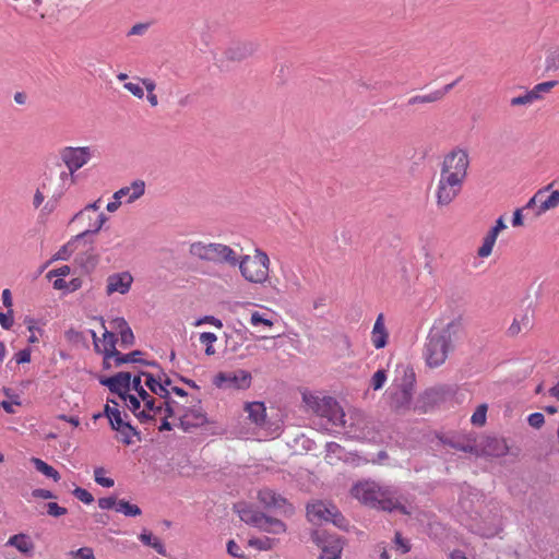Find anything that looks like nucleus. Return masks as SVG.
<instances>
[{
    "label": "nucleus",
    "instance_id": "obj_1",
    "mask_svg": "<svg viewBox=\"0 0 559 559\" xmlns=\"http://www.w3.org/2000/svg\"><path fill=\"white\" fill-rule=\"evenodd\" d=\"M461 332L459 320H451L442 326H433L427 337L424 356L429 367L443 365L454 349Z\"/></svg>",
    "mask_w": 559,
    "mask_h": 559
},
{
    "label": "nucleus",
    "instance_id": "obj_2",
    "mask_svg": "<svg viewBox=\"0 0 559 559\" xmlns=\"http://www.w3.org/2000/svg\"><path fill=\"white\" fill-rule=\"evenodd\" d=\"M302 403L308 412L326 418L335 429H343L349 438L360 437L357 430H353L354 423L347 425L345 413L333 397L305 391Z\"/></svg>",
    "mask_w": 559,
    "mask_h": 559
},
{
    "label": "nucleus",
    "instance_id": "obj_3",
    "mask_svg": "<svg viewBox=\"0 0 559 559\" xmlns=\"http://www.w3.org/2000/svg\"><path fill=\"white\" fill-rule=\"evenodd\" d=\"M352 495L364 504L379 508L384 511H400L409 514L411 511L399 500L393 498L392 490L388 486L370 479L361 480L352 488Z\"/></svg>",
    "mask_w": 559,
    "mask_h": 559
},
{
    "label": "nucleus",
    "instance_id": "obj_4",
    "mask_svg": "<svg viewBox=\"0 0 559 559\" xmlns=\"http://www.w3.org/2000/svg\"><path fill=\"white\" fill-rule=\"evenodd\" d=\"M144 377L141 374L131 377L130 392L124 397V405L142 423L154 419L162 412V406L156 405L155 399L144 389Z\"/></svg>",
    "mask_w": 559,
    "mask_h": 559
},
{
    "label": "nucleus",
    "instance_id": "obj_5",
    "mask_svg": "<svg viewBox=\"0 0 559 559\" xmlns=\"http://www.w3.org/2000/svg\"><path fill=\"white\" fill-rule=\"evenodd\" d=\"M270 258L261 249L255 248L252 255H237V265L241 276L252 284H264L269 280Z\"/></svg>",
    "mask_w": 559,
    "mask_h": 559
},
{
    "label": "nucleus",
    "instance_id": "obj_6",
    "mask_svg": "<svg viewBox=\"0 0 559 559\" xmlns=\"http://www.w3.org/2000/svg\"><path fill=\"white\" fill-rule=\"evenodd\" d=\"M189 252L202 261L229 266L237 265V253L229 246L221 242L195 241L190 245Z\"/></svg>",
    "mask_w": 559,
    "mask_h": 559
},
{
    "label": "nucleus",
    "instance_id": "obj_7",
    "mask_svg": "<svg viewBox=\"0 0 559 559\" xmlns=\"http://www.w3.org/2000/svg\"><path fill=\"white\" fill-rule=\"evenodd\" d=\"M397 376L392 385V403L395 407L402 408L409 405L413 397V386L415 383L414 370L406 365H399Z\"/></svg>",
    "mask_w": 559,
    "mask_h": 559
},
{
    "label": "nucleus",
    "instance_id": "obj_8",
    "mask_svg": "<svg viewBox=\"0 0 559 559\" xmlns=\"http://www.w3.org/2000/svg\"><path fill=\"white\" fill-rule=\"evenodd\" d=\"M307 516L313 524L331 522L336 526H342L344 519L340 515L337 508L329 502L314 501L307 507Z\"/></svg>",
    "mask_w": 559,
    "mask_h": 559
},
{
    "label": "nucleus",
    "instance_id": "obj_9",
    "mask_svg": "<svg viewBox=\"0 0 559 559\" xmlns=\"http://www.w3.org/2000/svg\"><path fill=\"white\" fill-rule=\"evenodd\" d=\"M251 373L247 370L237 369L233 371L218 372L213 383L221 390H246L251 385Z\"/></svg>",
    "mask_w": 559,
    "mask_h": 559
},
{
    "label": "nucleus",
    "instance_id": "obj_10",
    "mask_svg": "<svg viewBox=\"0 0 559 559\" xmlns=\"http://www.w3.org/2000/svg\"><path fill=\"white\" fill-rule=\"evenodd\" d=\"M312 540L321 550L318 559H341L344 542L338 536L317 531Z\"/></svg>",
    "mask_w": 559,
    "mask_h": 559
},
{
    "label": "nucleus",
    "instance_id": "obj_11",
    "mask_svg": "<svg viewBox=\"0 0 559 559\" xmlns=\"http://www.w3.org/2000/svg\"><path fill=\"white\" fill-rule=\"evenodd\" d=\"M107 219L105 214H92L86 209H82L73 216L71 223L81 229L78 238H84L90 234H97Z\"/></svg>",
    "mask_w": 559,
    "mask_h": 559
},
{
    "label": "nucleus",
    "instance_id": "obj_12",
    "mask_svg": "<svg viewBox=\"0 0 559 559\" xmlns=\"http://www.w3.org/2000/svg\"><path fill=\"white\" fill-rule=\"evenodd\" d=\"M468 165L469 159L467 152L462 148H455L444 157L441 174L455 176L465 180Z\"/></svg>",
    "mask_w": 559,
    "mask_h": 559
},
{
    "label": "nucleus",
    "instance_id": "obj_13",
    "mask_svg": "<svg viewBox=\"0 0 559 559\" xmlns=\"http://www.w3.org/2000/svg\"><path fill=\"white\" fill-rule=\"evenodd\" d=\"M464 179L440 173L437 186V201L441 206L449 205L460 193Z\"/></svg>",
    "mask_w": 559,
    "mask_h": 559
},
{
    "label": "nucleus",
    "instance_id": "obj_14",
    "mask_svg": "<svg viewBox=\"0 0 559 559\" xmlns=\"http://www.w3.org/2000/svg\"><path fill=\"white\" fill-rule=\"evenodd\" d=\"M559 206V191L552 190L551 185L539 189L526 203L524 209L536 207V214L542 215Z\"/></svg>",
    "mask_w": 559,
    "mask_h": 559
},
{
    "label": "nucleus",
    "instance_id": "obj_15",
    "mask_svg": "<svg viewBox=\"0 0 559 559\" xmlns=\"http://www.w3.org/2000/svg\"><path fill=\"white\" fill-rule=\"evenodd\" d=\"M100 324L104 329L103 336L98 337L97 333L93 330L90 331L93 338L95 350L104 356V361L110 364V360L117 355L116 343L117 338L115 333L108 331L105 326V322L100 320Z\"/></svg>",
    "mask_w": 559,
    "mask_h": 559
},
{
    "label": "nucleus",
    "instance_id": "obj_16",
    "mask_svg": "<svg viewBox=\"0 0 559 559\" xmlns=\"http://www.w3.org/2000/svg\"><path fill=\"white\" fill-rule=\"evenodd\" d=\"M93 152L88 146H69L62 150L61 159L71 173H75L91 160Z\"/></svg>",
    "mask_w": 559,
    "mask_h": 559
},
{
    "label": "nucleus",
    "instance_id": "obj_17",
    "mask_svg": "<svg viewBox=\"0 0 559 559\" xmlns=\"http://www.w3.org/2000/svg\"><path fill=\"white\" fill-rule=\"evenodd\" d=\"M133 275L129 271L116 272L106 278L105 293L107 296L127 295L133 284Z\"/></svg>",
    "mask_w": 559,
    "mask_h": 559
},
{
    "label": "nucleus",
    "instance_id": "obj_18",
    "mask_svg": "<svg viewBox=\"0 0 559 559\" xmlns=\"http://www.w3.org/2000/svg\"><path fill=\"white\" fill-rule=\"evenodd\" d=\"M102 383L108 386V389L118 396L119 401L110 400L109 402L114 403L116 406H119L120 403L124 405V397L129 395L131 384V374L129 372H119L107 378Z\"/></svg>",
    "mask_w": 559,
    "mask_h": 559
},
{
    "label": "nucleus",
    "instance_id": "obj_19",
    "mask_svg": "<svg viewBox=\"0 0 559 559\" xmlns=\"http://www.w3.org/2000/svg\"><path fill=\"white\" fill-rule=\"evenodd\" d=\"M259 501L267 509H273L283 513H289L292 508L285 498L272 489H261L258 495Z\"/></svg>",
    "mask_w": 559,
    "mask_h": 559
},
{
    "label": "nucleus",
    "instance_id": "obj_20",
    "mask_svg": "<svg viewBox=\"0 0 559 559\" xmlns=\"http://www.w3.org/2000/svg\"><path fill=\"white\" fill-rule=\"evenodd\" d=\"M145 193V182L143 180H134L131 185L117 190L112 194V199H121L124 204H131L139 200Z\"/></svg>",
    "mask_w": 559,
    "mask_h": 559
},
{
    "label": "nucleus",
    "instance_id": "obj_21",
    "mask_svg": "<svg viewBox=\"0 0 559 559\" xmlns=\"http://www.w3.org/2000/svg\"><path fill=\"white\" fill-rule=\"evenodd\" d=\"M276 314L270 309L262 308L250 312L249 323L259 331H266L273 328Z\"/></svg>",
    "mask_w": 559,
    "mask_h": 559
},
{
    "label": "nucleus",
    "instance_id": "obj_22",
    "mask_svg": "<svg viewBox=\"0 0 559 559\" xmlns=\"http://www.w3.org/2000/svg\"><path fill=\"white\" fill-rule=\"evenodd\" d=\"M144 377V384L150 391L163 399H166L170 394V380L169 379H158L154 378L151 373L142 372Z\"/></svg>",
    "mask_w": 559,
    "mask_h": 559
},
{
    "label": "nucleus",
    "instance_id": "obj_23",
    "mask_svg": "<svg viewBox=\"0 0 559 559\" xmlns=\"http://www.w3.org/2000/svg\"><path fill=\"white\" fill-rule=\"evenodd\" d=\"M24 324L29 332V336L27 338L28 343L36 344L45 336L44 328L46 325V321L44 319L26 316L24 318Z\"/></svg>",
    "mask_w": 559,
    "mask_h": 559
},
{
    "label": "nucleus",
    "instance_id": "obj_24",
    "mask_svg": "<svg viewBox=\"0 0 559 559\" xmlns=\"http://www.w3.org/2000/svg\"><path fill=\"white\" fill-rule=\"evenodd\" d=\"M7 546L14 547L19 552L25 556H33L35 550V544L29 535L20 533L12 535L8 542Z\"/></svg>",
    "mask_w": 559,
    "mask_h": 559
},
{
    "label": "nucleus",
    "instance_id": "obj_25",
    "mask_svg": "<svg viewBox=\"0 0 559 559\" xmlns=\"http://www.w3.org/2000/svg\"><path fill=\"white\" fill-rule=\"evenodd\" d=\"M388 336L389 334L385 329L384 317L380 313L377 317L371 331V343L377 349L383 348L386 345Z\"/></svg>",
    "mask_w": 559,
    "mask_h": 559
},
{
    "label": "nucleus",
    "instance_id": "obj_26",
    "mask_svg": "<svg viewBox=\"0 0 559 559\" xmlns=\"http://www.w3.org/2000/svg\"><path fill=\"white\" fill-rule=\"evenodd\" d=\"M531 326L530 311L526 309L513 318L512 323L508 328V335L511 337L518 336L522 331L528 330Z\"/></svg>",
    "mask_w": 559,
    "mask_h": 559
},
{
    "label": "nucleus",
    "instance_id": "obj_27",
    "mask_svg": "<svg viewBox=\"0 0 559 559\" xmlns=\"http://www.w3.org/2000/svg\"><path fill=\"white\" fill-rule=\"evenodd\" d=\"M245 411L248 413V418L257 427H262L265 423L266 409L261 402L247 403Z\"/></svg>",
    "mask_w": 559,
    "mask_h": 559
},
{
    "label": "nucleus",
    "instance_id": "obj_28",
    "mask_svg": "<svg viewBox=\"0 0 559 559\" xmlns=\"http://www.w3.org/2000/svg\"><path fill=\"white\" fill-rule=\"evenodd\" d=\"M237 512L241 521L259 527L261 523L265 522V515L255 511L251 507L242 506L238 507Z\"/></svg>",
    "mask_w": 559,
    "mask_h": 559
},
{
    "label": "nucleus",
    "instance_id": "obj_29",
    "mask_svg": "<svg viewBox=\"0 0 559 559\" xmlns=\"http://www.w3.org/2000/svg\"><path fill=\"white\" fill-rule=\"evenodd\" d=\"M456 82L457 81L445 85L444 88L441 91H435L428 95L414 96L409 99L408 103L411 105H415V104L437 102V100L441 99L447 93H449L453 88V86L456 84Z\"/></svg>",
    "mask_w": 559,
    "mask_h": 559
},
{
    "label": "nucleus",
    "instance_id": "obj_30",
    "mask_svg": "<svg viewBox=\"0 0 559 559\" xmlns=\"http://www.w3.org/2000/svg\"><path fill=\"white\" fill-rule=\"evenodd\" d=\"M139 539L146 546L152 547L156 550L157 554L162 556H167L166 548L162 540L157 537H155L152 532L143 530L142 533L139 535Z\"/></svg>",
    "mask_w": 559,
    "mask_h": 559
},
{
    "label": "nucleus",
    "instance_id": "obj_31",
    "mask_svg": "<svg viewBox=\"0 0 559 559\" xmlns=\"http://www.w3.org/2000/svg\"><path fill=\"white\" fill-rule=\"evenodd\" d=\"M105 414L109 419L110 426L114 430H117L123 426H127L129 423L124 421L120 411L117 406H110L109 404L105 407Z\"/></svg>",
    "mask_w": 559,
    "mask_h": 559
},
{
    "label": "nucleus",
    "instance_id": "obj_32",
    "mask_svg": "<svg viewBox=\"0 0 559 559\" xmlns=\"http://www.w3.org/2000/svg\"><path fill=\"white\" fill-rule=\"evenodd\" d=\"M31 462L34 464L37 472H39L40 474L45 475L48 478H51L53 481H59L60 474L51 465L47 464L46 462L38 457H33Z\"/></svg>",
    "mask_w": 559,
    "mask_h": 559
},
{
    "label": "nucleus",
    "instance_id": "obj_33",
    "mask_svg": "<svg viewBox=\"0 0 559 559\" xmlns=\"http://www.w3.org/2000/svg\"><path fill=\"white\" fill-rule=\"evenodd\" d=\"M497 238L492 234L487 233L483 238L481 246L477 250V255L481 259L488 258L492 253Z\"/></svg>",
    "mask_w": 559,
    "mask_h": 559
},
{
    "label": "nucleus",
    "instance_id": "obj_34",
    "mask_svg": "<svg viewBox=\"0 0 559 559\" xmlns=\"http://www.w3.org/2000/svg\"><path fill=\"white\" fill-rule=\"evenodd\" d=\"M116 511L130 518L139 516L142 513L136 504L130 503L124 499L118 500Z\"/></svg>",
    "mask_w": 559,
    "mask_h": 559
},
{
    "label": "nucleus",
    "instance_id": "obj_35",
    "mask_svg": "<svg viewBox=\"0 0 559 559\" xmlns=\"http://www.w3.org/2000/svg\"><path fill=\"white\" fill-rule=\"evenodd\" d=\"M259 528L272 534H281L285 531V525L280 520L265 516V522L261 523Z\"/></svg>",
    "mask_w": 559,
    "mask_h": 559
},
{
    "label": "nucleus",
    "instance_id": "obj_36",
    "mask_svg": "<svg viewBox=\"0 0 559 559\" xmlns=\"http://www.w3.org/2000/svg\"><path fill=\"white\" fill-rule=\"evenodd\" d=\"M73 174L74 173H71L69 169L68 171H61L60 173V176H59V179L61 181V188L57 189L53 194H52V198H55L56 200L60 199L64 191L73 183L74 179H73Z\"/></svg>",
    "mask_w": 559,
    "mask_h": 559
},
{
    "label": "nucleus",
    "instance_id": "obj_37",
    "mask_svg": "<svg viewBox=\"0 0 559 559\" xmlns=\"http://www.w3.org/2000/svg\"><path fill=\"white\" fill-rule=\"evenodd\" d=\"M557 81H547L536 84L532 90H530L535 97L536 102L543 98L544 94L549 93L556 85Z\"/></svg>",
    "mask_w": 559,
    "mask_h": 559
},
{
    "label": "nucleus",
    "instance_id": "obj_38",
    "mask_svg": "<svg viewBox=\"0 0 559 559\" xmlns=\"http://www.w3.org/2000/svg\"><path fill=\"white\" fill-rule=\"evenodd\" d=\"M199 341L205 346V354L212 356L215 354L213 344L217 341V336L211 332H203L199 336Z\"/></svg>",
    "mask_w": 559,
    "mask_h": 559
},
{
    "label": "nucleus",
    "instance_id": "obj_39",
    "mask_svg": "<svg viewBox=\"0 0 559 559\" xmlns=\"http://www.w3.org/2000/svg\"><path fill=\"white\" fill-rule=\"evenodd\" d=\"M536 102L535 97L533 96L531 91H526L523 95H519L515 97H512L510 99V105L512 107H528L532 104Z\"/></svg>",
    "mask_w": 559,
    "mask_h": 559
},
{
    "label": "nucleus",
    "instance_id": "obj_40",
    "mask_svg": "<svg viewBox=\"0 0 559 559\" xmlns=\"http://www.w3.org/2000/svg\"><path fill=\"white\" fill-rule=\"evenodd\" d=\"M94 480L102 487L110 488L115 485V480L111 477L106 476L104 467H96L94 469Z\"/></svg>",
    "mask_w": 559,
    "mask_h": 559
},
{
    "label": "nucleus",
    "instance_id": "obj_41",
    "mask_svg": "<svg viewBox=\"0 0 559 559\" xmlns=\"http://www.w3.org/2000/svg\"><path fill=\"white\" fill-rule=\"evenodd\" d=\"M141 355L142 354L140 350H134L129 354H120L119 352H117V355L114 357L112 360L115 361L116 366H120L122 364H128V362H139Z\"/></svg>",
    "mask_w": 559,
    "mask_h": 559
},
{
    "label": "nucleus",
    "instance_id": "obj_42",
    "mask_svg": "<svg viewBox=\"0 0 559 559\" xmlns=\"http://www.w3.org/2000/svg\"><path fill=\"white\" fill-rule=\"evenodd\" d=\"M486 414H487V405L486 404L479 405L471 417L472 424L476 425V426L484 425L486 421Z\"/></svg>",
    "mask_w": 559,
    "mask_h": 559
},
{
    "label": "nucleus",
    "instance_id": "obj_43",
    "mask_svg": "<svg viewBox=\"0 0 559 559\" xmlns=\"http://www.w3.org/2000/svg\"><path fill=\"white\" fill-rule=\"evenodd\" d=\"M123 87L139 99L144 97V88L139 80L136 82H126Z\"/></svg>",
    "mask_w": 559,
    "mask_h": 559
},
{
    "label": "nucleus",
    "instance_id": "obj_44",
    "mask_svg": "<svg viewBox=\"0 0 559 559\" xmlns=\"http://www.w3.org/2000/svg\"><path fill=\"white\" fill-rule=\"evenodd\" d=\"M546 67L548 70H559V47L551 49L546 58Z\"/></svg>",
    "mask_w": 559,
    "mask_h": 559
},
{
    "label": "nucleus",
    "instance_id": "obj_45",
    "mask_svg": "<svg viewBox=\"0 0 559 559\" xmlns=\"http://www.w3.org/2000/svg\"><path fill=\"white\" fill-rule=\"evenodd\" d=\"M48 180H49V179H48V178H46V179H45V180L39 185V187H38V188L36 189V191H35V194H34V198H33V205H34V207H35V209H38V207L43 204V202H44V200H45V190H46V188H47V181H48Z\"/></svg>",
    "mask_w": 559,
    "mask_h": 559
},
{
    "label": "nucleus",
    "instance_id": "obj_46",
    "mask_svg": "<svg viewBox=\"0 0 559 559\" xmlns=\"http://www.w3.org/2000/svg\"><path fill=\"white\" fill-rule=\"evenodd\" d=\"M386 382V372L384 370H378L370 380V385L373 390H380Z\"/></svg>",
    "mask_w": 559,
    "mask_h": 559
},
{
    "label": "nucleus",
    "instance_id": "obj_47",
    "mask_svg": "<svg viewBox=\"0 0 559 559\" xmlns=\"http://www.w3.org/2000/svg\"><path fill=\"white\" fill-rule=\"evenodd\" d=\"M116 431L120 433L121 441L126 444H130L132 442V437L135 435V430L130 424L117 429Z\"/></svg>",
    "mask_w": 559,
    "mask_h": 559
},
{
    "label": "nucleus",
    "instance_id": "obj_48",
    "mask_svg": "<svg viewBox=\"0 0 559 559\" xmlns=\"http://www.w3.org/2000/svg\"><path fill=\"white\" fill-rule=\"evenodd\" d=\"M69 555L74 559H96L93 549L90 547H82L71 551Z\"/></svg>",
    "mask_w": 559,
    "mask_h": 559
},
{
    "label": "nucleus",
    "instance_id": "obj_49",
    "mask_svg": "<svg viewBox=\"0 0 559 559\" xmlns=\"http://www.w3.org/2000/svg\"><path fill=\"white\" fill-rule=\"evenodd\" d=\"M469 530L476 534H479L481 536H485V537H491L493 535H496L497 533V528H486V527H483L480 524H466Z\"/></svg>",
    "mask_w": 559,
    "mask_h": 559
},
{
    "label": "nucleus",
    "instance_id": "obj_50",
    "mask_svg": "<svg viewBox=\"0 0 559 559\" xmlns=\"http://www.w3.org/2000/svg\"><path fill=\"white\" fill-rule=\"evenodd\" d=\"M73 495L76 499L82 501L83 503L90 504L94 501V497L91 492H88L86 489L76 487L73 490Z\"/></svg>",
    "mask_w": 559,
    "mask_h": 559
},
{
    "label": "nucleus",
    "instance_id": "obj_51",
    "mask_svg": "<svg viewBox=\"0 0 559 559\" xmlns=\"http://www.w3.org/2000/svg\"><path fill=\"white\" fill-rule=\"evenodd\" d=\"M46 508H47V513L53 518L62 516V515L67 514V512H68L66 508L60 507L56 502H48L46 504Z\"/></svg>",
    "mask_w": 559,
    "mask_h": 559
},
{
    "label": "nucleus",
    "instance_id": "obj_52",
    "mask_svg": "<svg viewBox=\"0 0 559 559\" xmlns=\"http://www.w3.org/2000/svg\"><path fill=\"white\" fill-rule=\"evenodd\" d=\"M205 323L206 324H211V325H213V326H215L217 329H222L223 328V322L219 319H217V318H215L213 316H205L203 318L198 319L194 322V326H200V325L205 324Z\"/></svg>",
    "mask_w": 559,
    "mask_h": 559
},
{
    "label": "nucleus",
    "instance_id": "obj_53",
    "mask_svg": "<svg viewBox=\"0 0 559 559\" xmlns=\"http://www.w3.org/2000/svg\"><path fill=\"white\" fill-rule=\"evenodd\" d=\"M394 544L396 550H399L401 554H406L411 550V545L408 540L404 539L399 532L395 534Z\"/></svg>",
    "mask_w": 559,
    "mask_h": 559
},
{
    "label": "nucleus",
    "instance_id": "obj_54",
    "mask_svg": "<svg viewBox=\"0 0 559 559\" xmlns=\"http://www.w3.org/2000/svg\"><path fill=\"white\" fill-rule=\"evenodd\" d=\"M153 21L136 23L133 25L130 31L127 33V35H140L142 33H145L150 29L151 25H153Z\"/></svg>",
    "mask_w": 559,
    "mask_h": 559
},
{
    "label": "nucleus",
    "instance_id": "obj_55",
    "mask_svg": "<svg viewBox=\"0 0 559 559\" xmlns=\"http://www.w3.org/2000/svg\"><path fill=\"white\" fill-rule=\"evenodd\" d=\"M14 323L13 318V311L8 310L7 312H0V325L5 329L10 330Z\"/></svg>",
    "mask_w": 559,
    "mask_h": 559
},
{
    "label": "nucleus",
    "instance_id": "obj_56",
    "mask_svg": "<svg viewBox=\"0 0 559 559\" xmlns=\"http://www.w3.org/2000/svg\"><path fill=\"white\" fill-rule=\"evenodd\" d=\"M121 346L129 347L134 343V335L132 330L129 328L124 329L120 334Z\"/></svg>",
    "mask_w": 559,
    "mask_h": 559
},
{
    "label": "nucleus",
    "instance_id": "obj_57",
    "mask_svg": "<svg viewBox=\"0 0 559 559\" xmlns=\"http://www.w3.org/2000/svg\"><path fill=\"white\" fill-rule=\"evenodd\" d=\"M109 326L111 332L121 333L124 329L129 328V324L123 318H115L110 321Z\"/></svg>",
    "mask_w": 559,
    "mask_h": 559
},
{
    "label": "nucleus",
    "instance_id": "obj_58",
    "mask_svg": "<svg viewBox=\"0 0 559 559\" xmlns=\"http://www.w3.org/2000/svg\"><path fill=\"white\" fill-rule=\"evenodd\" d=\"M527 421L533 428H540L545 423V417L542 413H533L528 416Z\"/></svg>",
    "mask_w": 559,
    "mask_h": 559
},
{
    "label": "nucleus",
    "instance_id": "obj_59",
    "mask_svg": "<svg viewBox=\"0 0 559 559\" xmlns=\"http://www.w3.org/2000/svg\"><path fill=\"white\" fill-rule=\"evenodd\" d=\"M117 502L118 500L114 497H104L98 499V507L103 510L116 509Z\"/></svg>",
    "mask_w": 559,
    "mask_h": 559
},
{
    "label": "nucleus",
    "instance_id": "obj_60",
    "mask_svg": "<svg viewBox=\"0 0 559 559\" xmlns=\"http://www.w3.org/2000/svg\"><path fill=\"white\" fill-rule=\"evenodd\" d=\"M20 404L21 403H20L17 396H15V399H13L11 401L0 402V408H3L8 414H14L15 407L19 406Z\"/></svg>",
    "mask_w": 559,
    "mask_h": 559
},
{
    "label": "nucleus",
    "instance_id": "obj_61",
    "mask_svg": "<svg viewBox=\"0 0 559 559\" xmlns=\"http://www.w3.org/2000/svg\"><path fill=\"white\" fill-rule=\"evenodd\" d=\"M16 364H25V362H29L31 361V349L29 348H24L20 352H17L15 355H14V358Z\"/></svg>",
    "mask_w": 559,
    "mask_h": 559
},
{
    "label": "nucleus",
    "instance_id": "obj_62",
    "mask_svg": "<svg viewBox=\"0 0 559 559\" xmlns=\"http://www.w3.org/2000/svg\"><path fill=\"white\" fill-rule=\"evenodd\" d=\"M227 552L235 558H243V552L240 547L234 540L227 543Z\"/></svg>",
    "mask_w": 559,
    "mask_h": 559
},
{
    "label": "nucleus",
    "instance_id": "obj_63",
    "mask_svg": "<svg viewBox=\"0 0 559 559\" xmlns=\"http://www.w3.org/2000/svg\"><path fill=\"white\" fill-rule=\"evenodd\" d=\"M32 497L33 498H40V499H53L56 498L55 493L48 489H41V488H38V489H34L32 491Z\"/></svg>",
    "mask_w": 559,
    "mask_h": 559
},
{
    "label": "nucleus",
    "instance_id": "obj_64",
    "mask_svg": "<svg viewBox=\"0 0 559 559\" xmlns=\"http://www.w3.org/2000/svg\"><path fill=\"white\" fill-rule=\"evenodd\" d=\"M507 228V225L504 223V219L503 217H499L497 221H496V224L495 226H492L488 233L492 234L493 236L498 237L499 234L504 230Z\"/></svg>",
    "mask_w": 559,
    "mask_h": 559
}]
</instances>
